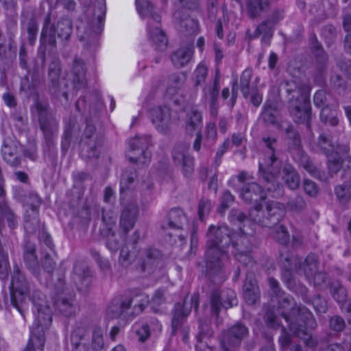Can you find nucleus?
<instances>
[{
    "label": "nucleus",
    "mask_w": 351,
    "mask_h": 351,
    "mask_svg": "<svg viewBox=\"0 0 351 351\" xmlns=\"http://www.w3.org/2000/svg\"><path fill=\"white\" fill-rule=\"evenodd\" d=\"M162 256V254L159 250L149 247L145 250L138 269L142 273L152 274L161 263Z\"/></svg>",
    "instance_id": "obj_27"
},
{
    "label": "nucleus",
    "mask_w": 351,
    "mask_h": 351,
    "mask_svg": "<svg viewBox=\"0 0 351 351\" xmlns=\"http://www.w3.org/2000/svg\"><path fill=\"white\" fill-rule=\"evenodd\" d=\"M193 54V51L191 47L180 48L172 53L171 61L175 66L181 68L191 61Z\"/></svg>",
    "instance_id": "obj_48"
},
{
    "label": "nucleus",
    "mask_w": 351,
    "mask_h": 351,
    "mask_svg": "<svg viewBox=\"0 0 351 351\" xmlns=\"http://www.w3.org/2000/svg\"><path fill=\"white\" fill-rule=\"evenodd\" d=\"M148 36L152 42L155 49L158 51H164L167 47L168 40L165 32L160 28L159 23H154L148 21Z\"/></svg>",
    "instance_id": "obj_32"
},
{
    "label": "nucleus",
    "mask_w": 351,
    "mask_h": 351,
    "mask_svg": "<svg viewBox=\"0 0 351 351\" xmlns=\"http://www.w3.org/2000/svg\"><path fill=\"white\" fill-rule=\"evenodd\" d=\"M139 213L138 204L132 201L122 204V211L120 216V227L127 233L135 225Z\"/></svg>",
    "instance_id": "obj_25"
},
{
    "label": "nucleus",
    "mask_w": 351,
    "mask_h": 351,
    "mask_svg": "<svg viewBox=\"0 0 351 351\" xmlns=\"http://www.w3.org/2000/svg\"><path fill=\"white\" fill-rule=\"evenodd\" d=\"M252 77V69L247 68L245 69L240 77L239 88L244 97L247 99L250 97L251 90L254 89L251 88V80Z\"/></svg>",
    "instance_id": "obj_56"
},
{
    "label": "nucleus",
    "mask_w": 351,
    "mask_h": 351,
    "mask_svg": "<svg viewBox=\"0 0 351 351\" xmlns=\"http://www.w3.org/2000/svg\"><path fill=\"white\" fill-rule=\"evenodd\" d=\"M80 130L75 117H70L65 125L64 133L62 136L61 149L63 155H65L70 148L73 134Z\"/></svg>",
    "instance_id": "obj_39"
},
{
    "label": "nucleus",
    "mask_w": 351,
    "mask_h": 351,
    "mask_svg": "<svg viewBox=\"0 0 351 351\" xmlns=\"http://www.w3.org/2000/svg\"><path fill=\"white\" fill-rule=\"evenodd\" d=\"M62 67L60 59L53 56L48 66L47 91L51 98L64 97L69 101V82L65 77L61 78Z\"/></svg>",
    "instance_id": "obj_9"
},
{
    "label": "nucleus",
    "mask_w": 351,
    "mask_h": 351,
    "mask_svg": "<svg viewBox=\"0 0 351 351\" xmlns=\"http://www.w3.org/2000/svg\"><path fill=\"white\" fill-rule=\"evenodd\" d=\"M36 309L35 327L47 329L52 322V311L48 304L45 295L38 289L33 290L27 296Z\"/></svg>",
    "instance_id": "obj_13"
},
{
    "label": "nucleus",
    "mask_w": 351,
    "mask_h": 351,
    "mask_svg": "<svg viewBox=\"0 0 351 351\" xmlns=\"http://www.w3.org/2000/svg\"><path fill=\"white\" fill-rule=\"evenodd\" d=\"M45 330L40 327H34L32 336L23 351H35V348L43 350L45 343Z\"/></svg>",
    "instance_id": "obj_45"
},
{
    "label": "nucleus",
    "mask_w": 351,
    "mask_h": 351,
    "mask_svg": "<svg viewBox=\"0 0 351 351\" xmlns=\"http://www.w3.org/2000/svg\"><path fill=\"white\" fill-rule=\"evenodd\" d=\"M56 309L65 317H72L76 313L77 306L75 302V293L69 294L53 300Z\"/></svg>",
    "instance_id": "obj_33"
},
{
    "label": "nucleus",
    "mask_w": 351,
    "mask_h": 351,
    "mask_svg": "<svg viewBox=\"0 0 351 351\" xmlns=\"http://www.w3.org/2000/svg\"><path fill=\"white\" fill-rule=\"evenodd\" d=\"M208 241L204 255L205 270L210 280L216 285H221L226 274L221 258L226 256V249L232 245L234 253H250L252 243L250 236L245 234H233L226 226L211 225L207 232Z\"/></svg>",
    "instance_id": "obj_1"
},
{
    "label": "nucleus",
    "mask_w": 351,
    "mask_h": 351,
    "mask_svg": "<svg viewBox=\"0 0 351 351\" xmlns=\"http://www.w3.org/2000/svg\"><path fill=\"white\" fill-rule=\"evenodd\" d=\"M320 120L326 125L337 126L339 124L337 112L331 108L330 106H324L320 112Z\"/></svg>",
    "instance_id": "obj_59"
},
{
    "label": "nucleus",
    "mask_w": 351,
    "mask_h": 351,
    "mask_svg": "<svg viewBox=\"0 0 351 351\" xmlns=\"http://www.w3.org/2000/svg\"><path fill=\"white\" fill-rule=\"evenodd\" d=\"M287 208L291 212L300 213L306 208V202L302 195L291 197L287 202Z\"/></svg>",
    "instance_id": "obj_62"
},
{
    "label": "nucleus",
    "mask_w": 351,
    "mask_h": 351,
    "mask_svg": "<svg viewBox=\"0 0 351 351\" xmlns=\"http://www.w3.org/2000/svg\"><path fill=\"white\" fill-rule=\"evenodd\" d=\"M72 280L80 291H86L92 282V272L88 265L85 263L75 264Z\"/></svg>",
    "instance_id": "obj_20"
},
{
    "label": "nucleus",
    "mask_w": 351,
    "mask_h": 351,
    "mask_svg": "<svg viewBox=\"0 0 351 351\" xmlns=\"http://www.w3.org/2000/svg\"><path fill=\"white\" fill-rule=\"evenodd\" d=\"M189 144H178L175 146L172 154L174 162L181 166L184 175L187 177L194 171L193 158L189 154Z\"/></svg>",
    "instance_id": "obj_18"
},
{
    "label": "nucleus",
    "mask_w": 351,
    "mask_h": 351,
    "mask_svg": "<svg viewBox=\"0 0 351 351\" xmlns=\"http://www.w3.org/2000/svg\"><path fill=\"white\" fill-rule=\"evenodd\" d=\"M21 24L27 33V41L30 45H34L36 40L38 31V22L33 13H25L21 16Z\"/></svg>",
    "instance_id": "obj_36"
},
{
    "label": "nucleus",
    "mask_w": 351,
    "mask_h": 351,
    "mask_svg": "<svg viewBox=\"0 0 351 351\" xmlns=\"http://www.w3.org/2000/svg\"><path fill=\"white\" fill-rule=\"evenodd\" d=\"M39 213H30L29 210H27L25 221L24 228L25 231L29 234L34 233L40 226V221L38 218Z\"/></svg>",
    "instance_id": "obj_60"
},
{
    "label": "nucleus",
    "mask_w": 351,
    "mask_h": 351,
    "mask_svg": "<svg viewBox=\"0 0 351 351\" xmlns=\"http://www.w3.org/2000/svg\"><path fill=\"white\" fill-rule=\"evenodd\" d=\"M282 178L289 189L294 190L299 187L300 175L292 165L289 163L285 164L282 167Z\"/></svg>",
    "instance_id": "obj_43"
},
{
    "label": "nucleus",
    "mask_w": 351,
    "mask_h": 351,
    "mask_svg": "<svg viewBox=\"0 0 351 351\" xmlns=\"http://www.w3.org/2000/svg\"><path fill=\"white\" fill-rule=\"evenodd\" d=\"M31 284L21 267L14 265L10 285V304L24 317L25 299L29 293Z\"/></svg>",
    "instance_id": "obj_6"
},
{
    "label": "nucleus",
    "mask_w": 351,
    "mask_h": 351,
    "mask_svg": "<svg viewBox=\"0 0 351 351\" xmlns=\"http://www.w3.org/2000/svg\"><path fill=\"white\" fill-rule=\"evenodd\" d=\"M173 19L178 24L180 30L191 34L195 32L197 27L196 21L190 17L186 10L178 9L173 13Z\"/></svg>",
    "instance_id": "obj_34"
},
{
    "label": "nucleus",
    "mask_w": 351,
    "mask_h": 351,
    "mask_svg": "<svg viewBox=\"0 0 351 351\" xmlns=\"http://www.w3.org/2000/svg\"><path fill=\"white\" fill-rule=\"evenodd\" d=\"M72 32L73 23L71 19L61 16L56 22L51 23V12L47 14L43 21L38 48V56L43 64L46 62L47 51L53 53L57 49L56 38L65 47L71 40Z\"/></svg>",
    "instance_id": "obj_4"
},
{
    "label": "nucleus",
    "mask_w": 351,
    "mask_h": 351,
    "mask_svg": "<svg viewBox=\"0 0 351 351\" xmlns=\"http://www.w3.org/2000/svg\"><path fill=\"white\" fill-rule=\"evenodd\" d=\"M336 147L331 136L324 132L320 134L315 143V151L325 156L336 150Z\"/></svg>",
    "instance_id": "obj_51"
},
{
    "label": "nucleus",
    "mask_w": 351,
    "mask_h": 351,
    "mask_svg": "<svg viewBox=\"0 0 351 351\" xmlns=\"http://www.w3.org/2000/svg\"><path fill=\"white\" fill-rule=\"evenodd\" d=\"M148 302V296L142 293L132 298L120 295L112 300L106 308V314L109 319L119 318L132 306V313L138 315L143 311Z\"/></svg>",
    "instance_id": "obj_8"
},
{
    "label": "nucleus",
    "mask_w": 351,
    "mask_h": 351,
    "mask_svg": "<svg viewBox=\"0 0 351 351\" xmlns=\"http://www.w3.org/2000/svg\"><path fill=\"white\" fill-rule=\"evenodd\" d=\"M106 12V0H95L84 11L85 21L77 27V38L88 53H94L99 45Z\"/></svg>",
    "instance_id": "obj_3"
},
{
    "label": "nucleus",
    "mask_w": 351,
    "mask_h": 351,
    "mask_svg": "<svg viewBox=\"0 0 351 351\" xmlns=\"http://www.w3.org/2000/svg\"><path fill=\"white\" fill-rule=\"evenodd\" d=\"M286 214L283 204L276 201H268L265 208L261 204L254 205L250 212L251 219L263 227L272 228L279 223Z\"/></svg>",
    "instance_id": "obj_7"
},
{
    "label": "nucleus",
    "mask_w": 351,
    "mask_h": 351,
    "mask_svg": "<svg viewBox=\"0 0 351 351\" xmlns=\"http://www.w3.org/2000/svg\"><path fill=\"white\" fill-rule=\"evenodd\" d=\"M279 93L287 103L289 108L310 100L308 90L294 81H285L280 83Z\"/></svg>",
    "instance_id": "obj_14"
},
{
    "label": "nucleus",
    "mask_w": 351,
    "mask_h": 351,
    "mask_svg": "<svg viewBox=\"0 0 351 351\" xmlns=\"http://www.w3.org/2000/svg\"><path fill=\"white\" fill-rule=\"evenodd\" d=\"M248 335V328L240 322L222 330L219 336L221 351H240L239 348L243 341Z\"/></svg>",
    "instance_id": "obj_12"
},
{
    "label": "nucleus",
    "mask_w": 351,
    "mask_h": 351,
    "mask_svg": "<svg viewBox=\"0 0 351 351\" xmlns=\"http://www.w3.org/2000/svg\"><path fill=\"white\" fill-rule=\"evenodd\" d=\"M350 148L347 145H339L336 150L326 155V165L328 173L337 174L342 168L344 157L348 154Z\"/></svg>",
    "instance_id": "obj_26"
},
{
    "label": "nucleus",
    "mask_w": 351,
    "mask_h": 351,
    "mask_svg": "<svg viewBox=\"0 0 351 351\" xmlns=\"http://www.w3.org/2000/svg\"><path fill=\"white\" fill-rule=\"evenodd\" d=\"M238 300L235 292L232 289H227L221 294L218 290H214L210 294V304L212 315L217 318L221 307L225 308H231L236 306Z\"/></svg>",
    "instance_id": "obj_17"
},
{
    "label": "nucleus",
    "mask_w": 351,
    "mask_h": 351,
    "mask_svg": "<svg viewBox=\"0 0 351 351\" xmlns=\"http://www.w3.org/2000/svg\"><path fill=\"white\" fill-rule=\"evenodd\" d=\"M280 116L278 104L273 101H267L263 108L261 119L266 125H276Z\"/></svg>",
    "instance_id": "obj_40"
},
{
    "label": "nucleus",
    "mask_w": 351,
    "mask_h": 351,
    "mask_svg": "<svg viewBox=\"0 0 351 351\" xmlns=\"http://www.w3.org/2000/svg\"><path fill=\"white\" fill-rule=\"evenodd\" d=\"M279 169L266 170L261 164L259 165V179L263 187L269 192L276 191L279 187V182L277 177Z\"/></svg>",
    "instance_id": "obj_37"
},
{
    "label": "nucleus",
    "mask_w": 351,
    "mask_h": 351,
    "mask_svg": "<svg viewBox=\"0 0 351 351\" xmlns=\"http://www.w3.org/2000/svg\"><path fill=\"white\" fill-rule=\"evenodd\" d=\"M289 331L293 336L302 340L304 344L311 348L319 346L322 351H344L343 346L339 343H330L333 337L331 332L323 335L318 341L314 339L312 334L304 325L291 322Z\"/></svg>",
    "instance_id": "obj_10"
},
{
    "label": "nucleus",
    "mask_w": 351,
    "mask_h": 351,
    "mask_svg": "<svg viewBox=\"0 0 351 351\" xmlns=\"http://www.w3.org/2000/svg\"><path fill=\"white\" fill-rule=\"evenodd\" d=\"M136 178V170L133 168H129L122 173L120 180V193L123 194L130 189V186L134 183Z\"/></svg>",
    "instance_id": "obj_57"
},
{
    "label": "nucleus",
    "mask_w": 351,
    "mask_h": 351,
    "mask_svg": "<svg viewBox=\"0 0 351 351\" xmlns=\"http://www.w3.org/2000/svg\"><path fill=\"white\" fill-rule=\"evenodd\" d=\"M202 114L196 110H192L191 114L189 116L186 130L191 134H192L193 132L195 130L199 131L202 127Z\"/></svg>",
    "instance_id": "obj_61"
},
{
    "label": "nucleus",
    "mask_w": 351,
    "mask_h": 351,
    "mask_svg": "<svg viewBox=\"0 0 351 351\" xmlns=\"http://www.w3.org/2000/svg\"><path fill=\"white\" fill-rule=\"evenodd\" d=\"M300 258L295 256L285 247L279 250L278 263L280 269L295 268L299 265Z\"/></svg>",
    "instance_id": "obj_44"
},
{
    "label": "nucleus",
    "mask_w": 351,
    "mask_h": 351,
    "mask_svg": "<svg viewBox=\"0 0 351 351\" xmlns=\"http://www.w3.org/2000/svg\"><path fill=\"white\" fill-rule=\"evenodd\" d=\"M102 103L98 95L89 94L80 97L75 103V109L85 118V128L79 143L82 159L89 160L99 157L98 147L102 145V136L96 132L93 119H96Z\"/></svg>",
    "instance_id": "obj_2"
},
{
    "label": "nucleus",
    "mask_w": 351,
    "mask_h": 351,
    "mask_svg": "<svg viewBox=\"0 0 351 351\" xmlns=\"http://www.w3.org/2000/svg\"><path fill=\"white\" fill-rule=\"evenodd\" d=\"M43 78L38 69H34L31 74V82L26 75L21 81V89L23 91H29V94L36 89L42 83Z\"/></svg>",
    "instance_id": "obj_55"
},
{
    "label": "nucleus",
    "mask_w": 351,
    "mask_h": 351,
    "mask_svg": "<svg viewBox=\"0 0 351 351\" xmlns=\"http://www.w3.org/2000/svg\"><path fill=\"white\" fill-rule=\"evenodd\" d=\"M101 236L106 239V246L112 252L118 251L122 245V240L119 235H117L114 229L101 228Z\"/></svg>",
    "instance_id": "obj_42"
},
{
    "label": "nucleus",
    "mask_w": 351,
    "mask_h": 351,
    "mask_svg": "<svg viewBox=\"0 0 351 351\" xmlns=\"http://www.w3.org/2000/svg\"><path fill=\"white\" fill-rule=\"evenodd\" d=\"M1 152L4 160L10 166L17 167L21 165V156L19 151V143L17 141H5Z\"/></svg>",
    "instance_id": "obj_29"
},
{
    "label": "nucleus",
    "mask_w": 351,
    "mask_h": 351,
    "mask_svg": "<svg viewBox=\"0 0 351 351\" xmlns=\"http://www.w3.org/2000/svg\"><path fill=\"white\" fill-rule=\"evenodd\" d=\"M96 210L98 215V217L101 219V221L104 226L103 228H110L114 229L116 221L117 215L111 209H106L99 206L96 207Z\"/></svg>",
    "instance_id": "obj_54"
},
{
    "label": "nucleus",
    "mask_w": 351,
    "mask_h": 351,
    "mask_svg": "<svg viewBox=\"0 0 351 351\" xmlns=\"http://www.w3.org/2000/svg\"><path fill=\"white\" fill-rule=\"evenodd\" d=\"M86 69L84 61L77 57H75L71 69V80L73 89L78 91L84 88L87 84L86 77Z\"/></svg>",
    "instance_id": "obj_24"
},
{
    "label": "nucleus",
    "mask_w": 351,
    "mask_h": 351,
    "mask_svg": "<svg viewBox=\"0 0 351 351\" xmlns=\"http://www.w3.org/2000/svg\"><path fill=\"white\" fill-rule=\"evenodd\" d=\"M315 59L316 69L319 74H322L327 68L328 56L324 49L315 51L312 53Z\"/></svg>",
    "instance_id": "obj_63"
},
{
    "label": "nucleus",
    "mask_w": 351,
    "mask_h": 351,
    "mask_svg": "<svg viewBox=\"0 0 351 351\" xmlns=\"http://www.w3.org/2000/svg\"><path fill=\"white\" fill-rule=\"evenodd\" d=\"M330 293L337 302H343L347 298L346 289L339 280L332 281L329 284Z\"/></svg>",
    "instance_id": "obj_58"
},
{
    "label": "nucleus",
    "mask_w": 351,
    "mask_h": 351,
    "mask_svg": "<svg viewBox=\"0 0 351 351\" xmlns=\"http://www.w3.org/2000/svg\"><path fill=\"white\" fill-rule=\"evenodd\" d=\"M293 160L300 167L304 168L312 176L316 178H321V172L313 164L311 157L302 149L291 154Z\"/></svg>",
    "instance_id": "obj_35"
},
{
    "label": "nucleus",
    "mask_w": 351,
    "mask_h": 351,
    "mask_svg": "<svg viewBox=\"0 0 351 351\" xmlns=\"http://www.w3.org/2000/svg\"><path fill=\"white\" fill-rule=\"evenodd\" d=\"M22 247L25 267L36 278H40L41 269L36 254V245L29 240H26Z\"/></svg>",
    "instance_id": "obj_19"
},
{
    "label": "nucleus",
    "mask_w": 351,
    "mask_h": 351,
    "mask_svg": "<svg viewBox=\"0 0 351 351\" xmlns=\"http://www.w3.org/2000/svg\"><path fill=\"white\" fill-rule=\"evenodd\" d=\"M153 123L156 129L161 133L167 134L171 125V111L167 106H157L150 111Z\"/></svg>",
    "instance_id": "obj_21"
},
{
    "label": "nucleus",
    "mask_w": 351,
    "mask_h": 351,
    "mask_svg": "<svg viewBox=\"0 0 351 351\" xmlns=\"http://www.w3.org/2000/svg\"><path fill=\"white\" fill-rule=\"evenodd\" d=\"M136 9L143 18H149V21L160 23L161 17L154 10V5L149 0H136Z\"/></svg>",
    "instance_id": "obj_41"
},
{
    "label": "nucleus",
    "mask_w": 351,
    "mask_h": 351,
    "mask_svg": "<svg viewBox=\"0 0 351 351\" xmlns=\"http://www.w3.org/2000/svg\"><path fill=\"white\" fill-rule=\"evenodd\" d=\"M285 132L287 135L288 152L291 155L302 149L300 135L293 125H287L285 128Z\"/></svg>",
    "instance_id": "obj_46"
},
{
    "label": "nucleus",
    "mask_w": 351,
    "mask_h": 351,
    "mask_svg": "<svg viewBox=\"0 0 351 351\" xmlns=\"http://www.w3.org/2000/svg\"><path fill=\"white\" fill-rule=\"evenodd\" d=\"M199 294H193L191 298V306L189 307L186 306V298L184 300L182 304L178 302L175 304L174 308L172 311V335H176L177 330L182 327L186 317L190 314L192 306L194 307V309L196 311H197L199 306Z\"/></svg>",
    "instance_id": "obj_15"
},
{
    "label": "nucleus",
    "mask_w": 351,
    "mask_h": 351,
    "mask_svg": "<svg viewBox=\"0 0 351 351\" xmlns=\"http://www.w3.org/2000/svg\"><path fill=\"white\" fill-rule=\"evenodd\" d=\"M71 351H90V337L88 330L83 326H77L70 336Z\"/></svg>",
    "instance_id": "obj_23"
},
{
    "label": "nucleus",
    "mask_w": 351,
    "mask_h": 351,
    "mask_svg": "<svg viewBox=\"0 0 351 351\" xmlns=\"http://www.w3.org/2000/svg\"><path fill=\"white\" fill-rule=\"evenodd\" d=\"M246 5L248 16L254 19L261 16L263 12L268 10L269 1V0H248Z\"/></svg>",
    "instance_id": "obj_50"
},
{
    "label": "nucleus",
    "mask_w": 351,
    "mask_h": 351,
    "mask_svg": "<svg viewBox=\"0 0 351 351\" xmlns=\"http://www.w3.org/2000/svg\"><path fill=\"white\" fill-rule=\"evenodd\" d=\"M241 196L242 199L248 204H258L259 200H263L266 198L263 186L256 182L245 184L241 191Z\"/></svg>",
    "instance_id": "obj_30"
},
{
    "label": "nucleus",
    "mask_w": 351,
    "mask_h": 351,
    "mask_svg": "<svg viewBox=\"0 0 351 351\" xmlns=\"http://www.w3.org/2000/svg\"><path fill=\"white\" fill-rule=\"evenodd\" d=\"M243 297L249 304H254L260 298V290L255 275L252 271L246 273L243 285Z\"/></svg>",
    "instance_id": "obj_28"
},
{
    "label": "nucleus",
    "mask_w": 351,
    "mask_h": 351,
    "mask_svg": "<svg viewBox=\"0 0 351 351\" xmlns=\"http://www.w3.org/2000/svg\"><path fill=\"white\" fill-rule=\"evenodd\" d=\"M34 105L38 113L40 128L43 132L45 149L51 151L55 147V136L58 131V123L49 111V104L47 100H40L36 93Z\"/></svg>",
    "instance_id": "obj_5"
},
{
    "label": "nucleus",
    "mask_w": 351,
    "mask_h": 351,
    "mask_svg": "<svg viewBox=\"0 0 351 351\" xmlns=\"http://www.w3.org/2000/svg\"><path fill=\"white\" fill-rule=\"evenodd\" d=\"M74 293L65 284V275L61 273L58 275L57 280L53 284L51 289L52 300L62 296H66L69 294Z\"/></svg>",
    "instance_id": "obj_52"
},
{
    "label": "nucleus",
    "mask_w": 351,
    "mask_h": 351,
    "mask_svg": "<svg viewBox=\"0 0 351 351\" xmlns=\"http://www.w3.org/2000/svg\"><path fill=\"white\" fill-rule=\"evenodd\" d=\"M321 34L325 40L327 45L330 47L334 44L336 40L337 37V31L333 25L328 24L322 28Z\"/></svg>",
    "instance_id": "obj_64"
},
{
    "label": "nucleus",
    "mask_w": 351,
    "mask_h": 351,
    "mask_svg": "<svg viewBox=\"0 0 351 351\" xmlns=\"http://www.w3.org/2000/svg\"><path fill=\"white\" fill-rule=\"evenodd\" d=\"M5 220L10 229H14L18 225L16 216L14 211L7 202L0 201V223Z\"/></svg>",
    "instance_id": "obj_53"
},
{
    "label": "nucleus",
    "mask_w": 351,
    "mask_h": 351,
    "mask_svg": "<svg viewBox=\"0 0 351 351\" xmlns=\"http://www.w3.org/2000/svg\"><path fill=\"white\" fill-rule=\"evenodd\" d=\"M274 298H276L280 308H287L289 307L291 308L290 315L285 312L282 313V316L288 323L289 329L291 321L298 324H302L305 327H306V325H310L311 326L316 325L311 311L304 306H292L293 299L287 295L285 292H282L280 296H276Z\"/></svg>",
    "instance_id": "obj_11"
},
{
    "label": "nucleus",
    "mask_w": 351,
    "mask_h": 351,
    "mask_svg": "<svg viewBox=\"0 0 351 351\" xmlns=\"http://www.w3.org/2000/svg\"><path fill=\"white\" fill-rule=\"evenodd\" d=\"M319 261L315 254H308L304 260L300 258L297 266V273L304 274L306 278L311 280L313 275L318 271Z\"/></svg>",
    "instance_id": "obj_38"
},
{
    "label": "nucleus",
    "mask_w": 351,
    "mask_h": 351,
    "mask_svg": "<svg viewBox=\"0 0 351 351\" xmlns=\"http://www.w3.org/2000/svg\"><path fill=\"white\" fill-rule=\"evenodd\" d=\"M275 27L274 25L265 19L256 27L250 38H256L261 36L262 42L268 44L274 36Z\"/></svg>",
    "instance_id": "obj_47"
},
{
    "label": "nucleus",
    "mask_w": 351,
    "mask_h": 351,
    "mask_svg": "<svg viewBox=\"0 0 351 351\" xmlns=\"http://www.w3.org/2000/svg\"><path fill=\"white\" fill-rule=\"evenodd\" d=\"M16 45L12 38L9 40L8 44L0 43V72L5 75L13 66L16 57Z\"/></svg>",
    "instance_id": "obj_22"
},
{
    "label": "nucleus",
    "mask_w": 351,
    "mask_h": 351,
    "mask_svg": "<svg viewBox=\"0 0 351 351\" xmlns=\"http://www.w3.org/2000/svg\"><path fill=\"white\" fill-rule=\"evenodd\" d=\"M167 226L173 230H181L187 219L185 213L180 208H173L168 213Z\"/></svg>",
    "instance_id": "obj_49"
},
{
    "label": "nucleus",
    "mask_w": 351,
    "mask_h": 351,
    "mask_svg": "<svg viewBox=\"0 0 351 351\" xmlns=\"http://www.w3.org/2000/svg\"><path fill=\"white\" fill-rule=\"evenodd\" d=\"M290 114L298 123L305 124L308 130L311 128V107L310 100L289 108Z\"/></svg>",
    "instance_id": "obj_31"
},
{
    "label": "nucleus",
    "mask_w": 351,
    "mask_h": 351,
    "mask_svg": "<svg viewBox=\"0 0 351 351\" xmlns=\"http://www.w3.org/2000/svg\"><path fill=\"white\" fill-rule=\"evenodd\" d=\"M151 145V136L149 135L134 137L130 141L129 145L130 152H134L135 156L128 155L129 160L132 162H141L144 164L149 161L150 154L147 150Z\"/></svg>",
    "instance_id": "obj_16"
}]
</instances>
